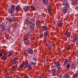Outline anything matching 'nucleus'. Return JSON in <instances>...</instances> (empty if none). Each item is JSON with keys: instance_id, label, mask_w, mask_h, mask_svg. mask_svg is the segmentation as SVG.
<instances>
[{"instance_id": "obj_1", "label": "nucleus", "mask_w": 78, "mask_h": 78, "mask_svg": "<svg viewBox=\"0 0 78 78\" xmlns=\"http://www.w3.org/2000/svg\"><path fill=\"white\" fill-rule=\"evenodd\" d=\"M34 19L33 18H32L29 21V22L28 24H27V26H31V25H32L30 27V29L29 30H33L34 29V28L35 27V24H34Z\"/></svg>"}, {"instance_id": "obj_2", "label": "nucleus", "mask_w": 78, "mask_h": 78, "mask_svg": "<svg viewBox=\"0 0 78 78\" xmlns=\"http://www.w3.org/2000/svg\"><path fill=\"white\" fill-rule=\"evenodd\" d=\"M63 5H65V7H63L62 9V11L64 14H66L67 12V8H69V4H68V2H67V1H65L63 3Z\"/></svg>"}, {"instance_id": "obj_3", "label": "nucleus", "mask_w": 78, "mask_h": 78, "mask_svg": "<svg viewBox=\"0 0 78 78\" xmlns=\"http://www.w3.org/2000/svg\"><path fill=\"white\" fill-rule=\"evenodd\" d=\"M17 66H18V63H17L16 64V65L13 66L12 67V72H14L16 70L17 68Z\"/></svg>"}, {"instance_id": "obj_4", "label": "nucleus", "mask_w": 78, "mask_h": 78, "mask_svg": "<svg viewBox=\"0 0 78 78\" xmlns=\"http://www.w3.org/2000/svg\"><path fill=\"white\" fill-rule=\"evenodd\" d=\"M31 63L33 66H36V60L35 58H32L31 60Z\"/></svg>"}, {"instance_id": "obj_5", "label": "nucleus", "mask_w": 78, "mask_h": 78, "mask_svg": "<svg viewBox=\"0 0 78 78\" xmlns=\"http://www.w3.org/2000/svg\"><path fill=\"white\" fill-rule=\"evenodd\" d=\"M27 51L28 52V53L30 54V55H32L33 54V50L31 48H28Z\"/></svg>"}, {"instance_id": "obj_6", "label": "nucleus", "mask_w": 78, "mask_h": 78, "mask_svg": "<svg viewBox=\"0 0 78 78\" xmlns=\"http://www.w3.org/2000/svg\"><path fill=\"white\" fill-rule=\"evenodd\" d=\"M7 57H8V55L6 54H4V55L2 56L1 58L2 60H6L7 59Z\"/></svg>"}, {"instance_id": "obj_7", "label": "nucleus", "mask_w": 78, "mask_h": 78, "mask_svg": "<svg viewBox=\"0 0 78 78\" xmlns=\"http://www.w3.org/2000/svg\"><path fill=\"white\" fill-rule=\"evenodd\" d=\"M17 58L15 57L13 58L12 62L13 64H16V63H17Z\"/></svg>"}, {"instance_id": "obj_8", "label": "nucleus", "mask_w": 78, "mask_h": 78, "mask_svg": "<svg viewBox=\"0 0 78 78\" xmlns=\"http://www.w3.org/2000/svg\"><path fill=\"white\" fill-rule=\"evenodd\" d=\"M30 8L29 7V6H25L23 8V9L25 11H28L30 10Z\"/></svg>"}, {"instance_id": "obj_9", "label": "nucleus", "mask_w": 78, "mask_h": 78, "mask_svg": "<svg viewBox=\"0 0 78 78\" xmlns=\"http://www.w3.org/2000/svg\"><path fill=\"white\" fill-rule=\"evenodd\" d=\"M24 44H25V45H28V43L29 42V41L28 40V39L26 38L24 39Z\"/></svg>"}, {"instance_id": "obj_10", "label": "nucleus", "mask_w": 78, "mask_h": 78, "mask_svg": "<svg viewBox=\"0 0 78 78\" xmlns=\"http://www.w3.org/2000/svg\"><path fill=\"white\" fill-rule=\"evenodd\" d=\"M32 67H33L31 65H28L26 68H27L28 70H31Z\"/></svg>"}, {"instance_id": "obj_11", "label": "nucleus", "mask_w": 78, "mask_h": 78, "mask_svg": "<svg viewBox=\"0 0 78 78\" xmlns=\"http://www.w3.org/2000/svg\"><path fill=\"white\" fill-rule=\"evenodd\" d=\"M14 11L12 10L11 9H9L8 10V12L10 14H13L14 13Z\"/></svg>"}, {"instance_id": "obj_12", "label": "nucleus", "mask_w": 78, "mask_h": 78, "mask_svg": "<svg viewBox=\"0 0 78 78\" xmlns=\"http://www.w3.org/2000/svg\"><path fill=\"white\" fill-rule=\"evenodd\" d=\"M52 74L53 76H55L56 73V69H52L51 70Z\"/></svg>"}, {"instance_id": "obj_13", "label": "nucleus", "mask_w": 78, "mask_h": 78, "mask_svg": "<svg viewBox=\"0 0 78 78\" xmlns=\"http://www.w3.org/2000/svg\"><path fill=\"white\" fill-rule=\"evenodd\" d=\"M20 5H18L17 6L16 9V11H19V10H20Z\"/></svg>"}, {"instance_id": "obj_14", "label": "nucleus", "mask_w": 78, "mask_h": 78, "mask_svg": "<svg viewBox=\"0 0 78 78\" xmlns=\"http://www.w3.org/2000/svg\"><path fill=\"white\" fill-rule=\"evenodd\" d=\"M55 64L56 66V67H59V66H61V65L60 64V63L59 62H55Z\"/></svg>"}, {"instance_id": "obj_15", "label": "nucleus", "mask_w": 78, "mask_h": 78, "mask_svg": "<svg viewBox=\"0 0 78 78\" xmlns=\"http://www.w3.org/2000/svg\"><path fill=\"white\" fill-rule=\"evenodd\" d=\"M0 27L2 31H5L6 30V26H0Z\"/></svg>"}, {"instance_id": "obj_16", "label": "nucleus", "mask_w": 78, "mask_h": 78, "mask_svg": "<svg viewBox=\"0 0 78 78\" xmlns=\"http://www.w3.org/2000/svg\"><path fill=\"white\" fill-rule=\"evenodd\" d=\"M43 2L44 4H45V5H48V0H43Z\"/></svg>"}, {"instance_id": "obj_17", "label": "nucleus", "mask_w": 78, "mask_h": 78, "mask_svg": "<svg viewBox=\"0 0 78 78\" xmlns=\"http://www.w3.org/2000/svg\"><path fill=\"white\" fill-rule=\"evenodd\" d=\"M43 30L45 31H47V27L45 26H44L43 27Z\"/></svg>"}, {"instance_id": "obj_18", "label": "nucleus", "mask_w": 78, "mask_h": 78, "mask_svg": "<svg viewBox=\"0 0 78 78\" xmlns=\"http://www.w3.org/2000/svg\"><path fill=\"white\" fill-rule=\"evenodd\" d=\"M7 20H8L9 23L12 22V19L10 18H8L6 19Z\"/></svg>"}, {"instance_id": "obj_19", "label": "nucleus", "mask_w": 78, "mask_h": 78, "mask_svg": "<svg viewBox=\"0 0 78 78\" xmlns=\"http://www.w3.org/2000/svg\"><path fill=\"white\" fill-rule=\"evenodd\" d=\"M11 9L13 11H14V10H15V5H12L11 6Z\"/></svg>"}, {"instance_id": "obj_20", "label": "nucleus", "mask_w": 78, "mask_h": 78, "mask_svg": "<svg viewBox=\"0 0 78 78\" xmlns=\"http://www.w3.org/2000/svg\"><path fill=\"white\" fill-rule=\"evenodd\" d=\"M12 52L11 51H10L8 54V57H10L11 56H12Z\"/></svg>"}, {"instance_id": "obj_21", "label": "nucleus", "mask_w": 78, "mask_h": 78, "mask_svg": "<svg viewBox=\"0 0 78 78\" xmlns=\"http://www.w3.org/2000/svg\"><path fill=\"white\" fill-rule=\"evenodd\" d=\"M30 8L32 9L33 11H36V8L33 6H31Z\"/></svg>"}, {"instance_id": "obj_22", "label": "nucleus", "mask_w": 78, "mask_h": 78, "mask_svg": "<svg viewBox=\"0 0 78 78\" xmlns=\"http://www.w3.org/2000/svg\"><path fill=\"white\" fill-rule=\"evenodd\" d=\"M13 25L14 27L15 28H17V23H15L13 24Z\"/></svg>"}, {"instance_id": "obj_23", "label": "nucleus", "mask_w": 78, "mask_h": 78, "mask_svg": "<svg viewBox=\"0 0 78 78\" xmlns=\"http://www.w3.org/2000/svg\"><path fill=\"white\" fill-rule=\"evenodd\" d=\"M58 27L61 28V27L62 25V23H58Z\"/></svg>"}, {"instance_id": "obj_24", "label": "nucleus", "mask_w": 78, "mask_h": 78, "mask_svg": "<svg viewBox=\"0 0 78 78\" xmlns=\"http://www.w3.org/2000/svg\"><path fill=\"white\" fill-rule=\"evenodd\" d=\"M66 36L68 38H70V35H69V34L68 33H67V32H66Z\"/></svg>"}, {"instance_id": "obj_25", "label": "nucleus", "mask_w": 78, "mask_h": 78, "mask_svg": "<svg viewBox=\"0 0 78 78\" xmlns=\"http://www.w3.org/2000/svg\"><path fill=\"white\" fill-rule=\"evenodd\" d=\"M0 27H6L5 24L4 23H2L0 24Z\"/></svg>"}, {"instance_id": "obj_26", "label": "nucleus", "mask_w": 78, "mask_h": 78, "mask_svg": "<svg viewBox=\"0 0 78 78\" xmlns=\"http://www.w3.org/2000/svg\"><path fill=\"white\" fill-rule=\"evenodd\" d=\"M25 65V66L26 67L28 66V62L27 61H25V63L24 64Z\"/></svg>"}, {"instance_id": "obj_27", "label": "nucleus", "mask_w": 78, "mask_h": 78, "mask_svg": "<svg viewBox=\"0 0 78 78\" xmlns=\"http://www.w3.org/2000/svg\"><path fill=\"white\" fill-rule=\"evenodd\" d=\"M4 52H5V50L3 49L1 50L0 51V53L2 55L4 53Z\"/></svg>"}, {"instance_id": "obj_28", "label": "nucleus", "mask_w": 78, "mask_h": 78, "mask_svg": "<svg viewBox=\"0 0 78 78\" xmlns=\"http://www.w3.org/2000/svg\"><path fill=\"white\" fill-rule=\"evenodd\" d=\"M29 32H28L27 33V36H30V33H31V30H29Z\"/></svg>"}, {"instance_id": "obj_29", "label": "nucleus", "mask_w": 78, "mask_h": 78, "mask_svg": "<svg viewBox=\"0 0 78 78\" xmlns=\"http://www.w3.org/2000/svg\"><path fill=\"white\" fill-rule=\"evenodd\" d=\"M24 66H25V63H23L21 64L20 66V67H21V68H22Z\"/></svg>"}, {"instance_id": "obj_30", "label": "nucleus", "mask_w": 78, "mask_h": 78, "mask_svg": "<svg viewBox=\"0 0 78 78\" xmlns=\"http://www.w3.org/2000/svg\"><path fill=\"white\" fill-rule=\"evenodd\" d=\"M68 62V60L67 59H65V61L64 62V65H66L67 64Z\"/></svg>"}, {"instance_id": "obj_31", "label": "nucleus", "mask_w": 78, "mask_h": 78, "mask_svg": "<svg viewBox=\"0 0 78 78\" xmlns=\"http://www.w3.org/2000/svg\"><path fill=\"white\" fill-rule=\"evenodd\" d=\"M9 74H8V73H7L5 74V78H9Z\"/></svg>"}, {"instance_id": "obj_32", "label": "nucleus", "mask_w": 78, "mask_h": 78, "mask_svg": "<svg viewBox=\"0 0 78 78\" xmlns=\"http://www.w3.org/2000/svg\"><path fill=\"white\" fill-rule=\"evenodd\" d=\"M44 36L45 38H46V37H47V32H44Z\"/></svg>"}, {"instance_id": "obj_33", "label": "nucleus", "mask_w": 78, "mask_h": 78, "mask_svg": "<svg viewBox=\"0 0 78 78\" xmlns=\"http://www.w3.org/2000/svg\"><path fill=\"white\" fill-rule=\"evenodd\" d=\"M78 40L76 39V38H75L73 40V42H75L76 41H77Z\"/></svg>"}, {"instance_id": "obj_34", "label": "nucleus", "mask_w": 78, "mask_h": 78, "mask_svg": "<svg viewBox=\"0 0 78 78\" xmlns=\"http://www.w3.org/2000/svg\"><path fill=\"white\" fill-rule=\"evenodd\" d=\"M74 65L73 64H72V65H71L70 68L71 69H73V68H74Z\"/></svg>"}, {"instance_id": "obj_35", "label": "nucleus", "mask_w": 78, "mask_h": 78, "mask_svg": "<svg viewBox=\"0 0 78 78\" xmlns=\"http://www.w3.org/2000/svg\"><path fill=\"white\" fill-rule=\"evenodd\" d=\"M48 11L49 14H50V12H51L50 9V8H48Z\"/></svg>"}, {"instance_id": "obj_36", "label": "nucleus", "mask_w": 78, "mask_h": 78, "mask_svg": "<svg viewBox=\"0 0 78 78\" xmlns=\"http://www.w3.org/2000/svg\"><path fill=\"white\" fill-rule=\"evenodd\" d=\"M70 64L69 63H68L67 66V68L68 69H69L70 68Z\"/></svg>"}, {"instance_id": "obj_37", "label": "nucleus", "mask_w": 78, "mask_h": 78, "mask_svg": "<svg viewBox=\"0 0 78 78\" xmlns=\"http://www.w3.org/2000/svg\"><path fill=\"white\" fill-rule=\"evenodd\" d=\"M6 30H8V31H9V30H10V29H9V26H7V28H6Z\"/></svg>"}, {"instance_id": "obj_38", "label": "nucleus", "mask_w": 78, "mask_h": 78, "mask_svg": "<svg viewBox=\"0 0 78 78\" xmlns=\"http://www.w3.org/2000/svg\"><path fill=\"white\" fill-rule=\"evenodd\" d=\"M77 76H78V75L76 74H75L74 75H73V76L74 78H76Z\"/></svg>"}, {"instance_id": "obj_39", "label": "nucleus", "mask_w": 78, "mask_h": 78, "mask_svg": "<svg viewBox=\"0 0 78 78\" xmlns=\"http://www.w3.org/2000/svg\"><path fill=\"white\" fill-rule=\"evenodd\" d=\"M23 55L24 56H27V53H26V52H24Z\"/></svg>"}, {"instance_id": "obj_40", "label": "nucleus", "mask_w": 78, "mask_h": 78, "mask_svg": "<svg viewBox=\"0 0 78 78\" xmlns=\"http://www.w3.org/2000/svg\"><path fill=\"white\" fill-rule=\"evenodd\" d=\"M70 73H67L66 74V75H67L68 76H70Z\"/></svg>"}, {"instance_id": "obj_41", "label": "nucleus", "mask_w": 78, "mask_h": 78, "mask_svg": "<svg viewBox=\"0 0 78 78\" xmlns=\"http://www.w3.org/2000/svg\"><path fill=\"white\" fill-rule=\"evenodd\" d=\"M12 18L13 19V21H14L15 20L14 19H16V17H15V16H14Z\"/></svg>"}, {"instance_id": "obj_42", "label": "nucleus", "mask_w": 78, "mask_h": 78, "mask_svg": "<svg viewBox=\"0 0 78 78\" xmlns=\"http://www.w3.org/2000/svg\"><path fill=\"white\" fill-rule=\"evenodd\" d=\"M76 2L75 1H74L73 2V5H76Z\"/></svg>"}, {"instance_id": "obj_43", "label": "nucleus", "mask_w": 78, "mask_h": 78, "mask_svg": "<svg viewBox=\"0 0 78 78\" xmlns=\"http://www.w3.org/2000/svg\"><path fill=\"white\" fill-rule=\"evenodd\" d=\"M48 48H49L50 49H51V45H48Z\"/></svg>"}, {"instance_id": "obj_44", "label": "nucleus", "mask_w": 78, "mask_h": 78, "mask_svg": "<svg viewBox=\"0 0 78 78\" xmlns=\"http://www.w3.org/2000/svg\"><path fill=\"white\" fill-rule=\"evenodd\" d=\"M68 76H67V75H66V74H65V75L64 76V78H67Z\"/></svg>"}, {"instance_id": "obj_45", "label": "nucleus", "mask_w": 78, "mask_h": 78, "mask_svg": "<svg viewBox=\"0 0 78 78\" xmlns=\"http://www.w3.org/2000/svg\"><path fill=\"white\" fill-rule=\"evenodd\" d=\"M37 25L38 26V27L39 26V21H38V23H37Z\"/></svg>"}, {"instance_id": "obj_46", "label": "nucleus", "mask_w": 78, "mask_h": 78, "mask_svg": "<svg viewBox=\"0 0 78 78\" xmlns=\"http://www.w3.org/2000/svg\"><path fill=\"white\" fill-rule=\"evenodd\" d=\"M59 78H62V74H60L59 76Z\"/></svg>"}, {"instance_id": "obj_47", "label": "nucleus", "mask_w": 78, "mask_h": 78, "mask_svg": "<svg viewBox=\"0 0 78 78\" xmlns=\"http://www.w3.org/2000/svg\"><path fill=\"white\" fill-rule=\"evenodd\" d=\"M12 15H11V16H12V17H13V16H16V15H14V14L13 13H12Z\"/></svg>"}, {"instance_id": "obj_48", "label": "nucleus", "mask_w": 78, "mask_h": 78, "mask_svg": "<svg viewBox=\"0 0 78 78\" xmlns=\"http://www.w3.org/2000/svg\"><path fill=\"white\" fill-rule=\"evenodd\" d=\"M3 55V54H1V53H0V57H2Z\"/></svg>"}, {"instance_id": "obj_49", "label": "nucleus", "mask_w": 78, "mask_h": 78, "mask_svg": "<svg viewBox=\"0 0 78 78\" xmlns=\"http://www.w3.org/2000/svg\"><path fill=\"white\" fill-rule=\"evenodd\" d=\"M40 78H42V75H41V76H40L39 77Z\"/></svg>"}, {"instance_id": "obj_50", "label": "nucleus", "mask_w": 78, "mask_h": 78, "mask_svg": "<svg viewBox=\"0 0 78 78\" xmlns=\"http://www.w3.org/2000/svg\"><path fill=\"white\" fill-rule=\"evenodd\" d=\"M24 78H29V77L27 76H25Z\"/></svg>"}, {"instance_id": "obj_51", "label": "nucleus", "mask_w": 78, "mask_h": 78, "mask_svg": "<svg viewBox=\"0 0 78 78\" xmlns=\"http://www.w3.org/2000/svg\"><path fill=\"white\" fill-rule=\"evenodd\" d=\"M37 7H39V4H37Z\"/></svg>"}, {"instance_id": "obj_52", "label": "nucleus", "mask_w": 78, "mask_h": 78, "mask_svg": "<svg viewBox=\"0 0 78 78\" xmlns=\"http://www.w3.org/2000/svg\"><path fill=\"white\" fill-rule=\"evenodd\" d=\"M68 50H70V47L69 46L68 48Z\"/></svg>"}, {"instance_id": "obj_53", "label": "nucleus", "mask_w": 78, "mask_h": 78, "mask_svg": "<svg viewBox=\"0 0 78 78\" xmlns=\"http://www.w3.org/2000/svg\"><path fill=\"white\" fill-rule=\"evenodd\" d=\"M5 38H6V39L7 38V35H6L5 36Z\"/></svg>"}, {"instance_id": "obj_54", "label": "nucleus", "mask_w": 78, "mask_h": 78, "mask_svg": "<svg viewBox=\"0 0 78 78\" xmlns=\"http://www.w3.org/2000/svg\"><path fill=\"white\" fill-rule=\"evenodd\" d=\"M60 68V67H57V69H59Z\"/></svg>"}, {"instance_id": "obj_55", "label": "nucleus", "mask_w": 78, "mask_h": 78, "mask_svg": "<svg viewBox=\"0 0 78 78\" xmlns=\"http://www.w3.org/2000/svg\"><path fill=\"white\" fill-rule=\"evenodd\" d=\"M25 21H26L27 22V21H28V20H25Z\"/></svg>"}, {"instance_id": "obj_56", "label": "nucleus", "mask_w": 78, "mask_h": 78, "mask_svg": "<svg viewBox=\"0 0 78 78\" xmlns=\"http://www.w3.org/2000/svg\"><path fill=\"white\" fill-rule=\"evenodd\" d=\"M76 20H75V22H76Z\"/></svg>"}, {"instance_id": "obj_57", "label": "nucleus", "mask_w": 78, "mask_h": 78, "mask_svg": "<svg viewBox=\"0 0 78 78\" xmlns=\"http://www.w3.org/2000/svg\"><path fill=\"white\" fill-rule=\"evenodd\" d=\"M10 39H11V37H10Z\"/></svg>"}, {"instance_id": "obj_58", "label": "nucleus", "mask_w": 78, "mask_h": 78, "mask_svg": "<svg viewBox=\"0 0 78 78\" xmlns=\"http://www.w3.org/2000/svg\"><path fill=\"white\" fill-rule=\"evenodd\" d=\"M41 24H40V26H41Z\"/></svg>"}, {"instance_id": "obj_59", "label": "nucleus", "mask_w": 78, "mask_h": 78, "mask_svg": "<svg viewBox=\"0 0 78 78\" xmlns=\"http://www.w3.org/2000/svg\"><path fill=\"white\" fill-rule=\"evenodd\" d=\"M77 73H78V71H77Z\"/></svg>"}, {"instance_id": "obj_60", "label": "nucleus", "mask_w": 78, "mask_h": 78, "mask_svg": "<svg viewBox=\"0 0 78 78\" xmlns=\"http://www.w3.org/2000/svg\"><path fill=\"white\" fill-rule=\"evenodd\" d=\"M24 23H26V22H24Z\"/></svg>"}, {"instance_id": "obj_61", "label": "nucleus", "mask_w": 78, "mask_h": 78, "mask_svg": "<svg viewBox=\"0 0 78 78\" xmlns=\"http://www.w3.org/2000/svg\"><path fill=\"white\" fill-rule=\"evenodd\" d=\"M40 23H41L40 22Z\"/></svg>"}, {"instance_id": "obj_62", "label": "nucleus", "mask_w": 78, "mask_h": 78, "mask_svg": "<svg viewBox=\"0 0 78 78\" xmlns=\"http://www.w3.org/2000/svg\"><path fill=\"white\" fill-rule=\"evenodd\" d=\"M27 28H28V27H27Z\"/></svg>"}, {"instance_id": "obj_63", "label": "nucleus", "mask_w": 78, "mask_h": 78, "mask_svg": "<svg viewBox=\"0 0 78 78\" xmlns=\"http://www.w3.org/2000/svg\"><path fill=\"white\" fill-rule=\"evenodd\" d=\"M38 78H39V77Z\"/></svg>"}, {"instance_id": "obj_64", "label": "nucleus", "mask_w": 78, "mask_h": 78, "mask_svg": "<svg viewBox=\"0 0 78 78\" xmlns=\"http://www.w3.org/2000/svg\"><path fill=\"white\" fill-rule=\"evenodd\" d=\"M40 36H41V35H40Z\"/></svg>"}]
</instances>
